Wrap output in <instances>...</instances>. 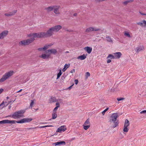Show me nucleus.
<instances>
[{
  "mask_svg": "<svg viewBox=\"0 0 146 146\" xmlns=\"http://www.w3.org/2000/svg\"><path fill=\"white\" fill-rule=\"evenodd\" d=\"M62 28L60 25H56L50 28L46 32H44L46 38L51 36L53 34L54 32H58Z\"/></svg>",
  "mask_w": 146,
  "mask_h": 146,
  "instance_id": "nucleus-1",
  "label": "nucleus"
},
{
  "mask_svg": "<svg viewBox=\"0 0 146 146\" xmlns=\"http://www.w3.org/2000/svg\"><path fill=\"white\" fill-rule=\"evenodd\" d=\"M33 119L31 118H24L20 120L15 121V120H6L7 123H15V122L19 123H25L29 122L32 121Z\"/></svg>",
  "mask_w": 146,
  "mask_h": 146,
  "instance_id": "nucleus-2",
  "label": "nucleus"
},
{
  "mask_svg": "<svg viewBox=\"0 0 146 146\" xmlns=\"http://www.w3.org/2000/svg\"><path fill=\"white\" fill-rule=\"evenodd\" d=\"M25 112L24 110H21L15 111L13 114L9 115L6 117H11L14 119L18 118L23 116V114Z\"/></svg>",
  "mask_w": 146,
  "mask_h": 146,
  "instance_id": "nucleus-3",
  "label": "nucleus"
},
{
  "mask_svg": "<svg viewBox=\"0 0 146 146\" xmlns=\"http://www.w3.org/2000/svg\"><path fill=\"white\" fill-rule=\"evenodd\" d=\"M118 117L117 113H113L111 116V118L110 120V122H113L114 123V125L113 126V128H114L117 126L119 123L118 121L117 120V119Z\"/></svg>",
  "mask_w": 146,
  "mask_h": 146,
  "instance_id": "nucleus-4",
  "label": "nucleus"
},
{
  "mask_svg": "<svg viewBox=\"0 0 146 146\" xmlns=\"http://www.w3.org/2000/svg\"><path fill=\"white\" fill-rule=\"evenodd\" d=\"M13 71L11 70L6 72L3 76L0 79V83L4 82L8 78L12 76L13 75Z\"/></svg>",
  "mask_w": 146,
  "mask_h": 146,
  "instance_id": "nucleus-5",
  "label": "nucleus"
},
{
  "mask_svg": "<svg viewBox=\"0 0 146 146\" xmlns=\"http://www.w3.org/2000/svg\"><path fill=\"white\" fill-rule=\"evenodd\" d=\"M35 38L32 37L30 38L25 40L20 41L19 44L23 46H25L29 44L35 40Z\"/></svg>",
  "mask_w": 146,
  "mask_h": 146,
  "instance_id": "nucleus-6",
  "label": "nucleus"
},
{
  "mask_svg": "<svg viewBox=\"0 0 146 146\" xmlns=\"http://www.w3.org/2000/svg\"><path fill=\"white\" fill-rule=\"evenodd\" d=\"M35 37L37 38H46L44 32H39L35 33Z\"/></svg>",
  "mask_w": 146,
  "mask_h": 146,
  "instance_id": "nucleus-7",
  "label": "nucleus"
},
{
  "mask_svg": "<svg viewBox=\"0 0 146 146\" xmlns=\"http://www.w3.org/2000/svg\"><path fill=\"white\" fill-rule=\"evenodd\" d=\"M100 30V29L98 28H96L93 27H90L87 28L86 31V32H90L92 31H97Z\"/></svg>",
  "mask_w": 146,
  "mask_h": 146,
  "instance_id": "nucleus-8",
  "label": "nucleus"
},
{
  "mask_svg": "<svg viewBox=\"0 0 146 146\" xmlns=\"http://www.w3.org/2000/svg\"><path fill=\"white\" fill-rule=\"evenodd\" d=\"M60 8V6H54V9H53V11L54 13L57 15H58L60 14V12L59 10V9Z\"/></svg>",
  "mask_w": 146,
  "mask_h": 146,
  "instance_id": "nucleus-9",
  "label": "nucleus"
},
{
  "mask_svg": "<svg viewBox=\"0 0 146 146\" xmlns=\"http://www.w3.org/2000/svg\"><path fill=\"white\" fill-rule=\"evenodd\" d=\"M8 31L5 30L2 32L0 33V39H3L4 37L7 36L8 34Z\"/></svg>",
  "mask_w": 146,
  "mask_h": 146,
  "instance_id": "nucleus-10",
  "label": "nucleus"
},
{
  "mask_svg": "<svg viewBox=\"0 0 146 146\" xmlns=\"http://www.w3.org/2000/svg\"><path fill=\"white\" fill-rule=\"evenodd\" d=\"M66 144V142L64 141H60L53 143L52 144V145L56 146L64 145Z\"/></svg>",
  "mask_w": 146,
  "mask_h": 146,
  "instance_id": "nucleus-11",
  "label": "nucleus"
},
{
  "mask_svg": "<svg viewBox=\"0 0 146 146\" xmlns=\"http://www.w3.org/2000/svg\"><path fill=\"white\" fill-rule=\"evenodd\" d=\"M66 129V128L65 127V126H61L60 127L58 128L56 132L60 133L62 131H63V132L65 131Z\"/></svg>",
  "mask_w": 146,
  "mask_h": 146,
  "instance_id": "nucleus-12",
  "label": "nucleus"
},
{
  "mask_svg": "<svg viewBox=\"0 0 146 146\" xmlns=\"http://www.w3.org/2000/svg\"><path fill=\"white\" fill-rule=\"evenodd\" d=\"M137 24L141 26H143L144 27H146V21L145 20L142 21L141 22H138L137 23Z\"/></svg>",
  "mask_w": 146,
  "mask_h": 146,
  "instance_id": "nucleus-13",
  "label": "nucleus"
},
{
  "mask_svg": "<svg viewBox=\"0 0 146 146\" xmlns=\"http://www.w3.org/2000/svg\"><path fill=\"white\" fill-rule=\"evenodd\" d=\"M84 49L88 54H90L92 50V48L89 46H86L84 47Z\"/></svg>",
  "mask_w": 146,
  "mask_h": 146,
  "instance_id": "nucleus-14",
  "label": "nucleus"
},
{
  "mask_svg": "<svg viewBox=\"0 0 146 146\" xmlns=\"http://www.w3.org/2000/svg\"><path fill=\"white\" fill-rule=\"evenodd\" d=\"M115 59L119 58L121 56L122 54L120 52H118L114 54Z\"/></svg>",
  "mask_w": 146,
  "mask_h": 146,
  "instance_id": "nucleus-15",
  "label": "nucleus"
},
{
  "mask_svg": "<svg viewBox=\"0 0 146 146\" xmlns=\"http://www.w3.org/2000/svg\"><path fill=\"white\" fill-rule=\"evenodd\" d=\"M54 6H53L46 7L45 8V9L47 12H50L53 10V9H54Z\"/></svg>",
  "mask_w": 146,
  "mask_h": 146,
  "instance_id": "nucleus-16",
  "label": "nucleus"
},
{
  "mask_svg": "<svg viewBox=\"0 0 146 146\" xmlns=\"http://www.w3.org/2000/svg\"><path fill=\"white\" fill-rule=\"evenodd\" d=\"M137 52H139L144 50V48L143 46H140L137 47Z\"/></svg>",
  "mask_w": 146,
  "mask_h": 146,
  "instance_id": "nucleus-17",
  "label": "nucleus"
},
{
  "mask_svg": "<svg viewBox=\"0 0 146 146\" xmlns=\"http://www.w3.org/2000/svg\"><path fill=\"white\" fill-rule=\"evenodd\" d=\"M47 51L48 52H50L51 54H55L57 52L56 49H48L47 50Z\"/></svg>",
  "mask_w": 146,
  "mask_h": 146,
  "instance_id": "nucleus-18",
  "label": "nucleus"
},
{
  "mask_svg": "<svg viewBox=\"0 0 146 146\" xmlns=\"http://www.w3.org/2000/svg\"><path fill=\"white\" fill-rule=\"evenodd\" d=\"M40 57L44 59H47L49 58L50 55H46L45 54H42L41 56H40Z\"/></svg>",
  "mask_w": 146,
  "mask_h": 146,
  "instance_id": "nucleus-19",
  "label": "nucleus"
},
{
  "mask_svg": "<svg viewBox=\"0 0 146 146\" xmlns=\"http://www.w3.org/2000/svg\"><path fill=\"white\" fill-rule=\"evenodd\" d=\"M86 58V56L85 54H84L82 55L79 56L78 57V58L80 59L81 60H82L85 59Z\"/></svg>",
  "mask_w": 146,
  "mask_h": 146,
  "instance_id": "nucleus-20",
  "label": "nucleus"
},
{
  "mask_svg": "<svg viewBox=\"0 0 146 146\" xmlns=\"http://www.w3.org/2000/svg\"><path fill=\"white\" fill-rule=\"evenodd\" d=\"M107 41L109 42L112 43L113 41L112 38L109 36H107L106 37Z\"/></svg>",
  "mask_w": 146,
  "mask_h": 146,
  "instance_id": "nucleus-21",
  "label": "nucleus"
},
{
  "mask_svg": "<svg viewBox=\"0 0 146 146\" xmlns=\"http://www.w3.org/2000/svg\"><path fill=\"white\" fill-rule=\"evenodd\" d=\"M70 65L66 64L64 66V68L62 69L63 72H64L70 66Z\"/></svg>",
  "mask_w": 146,
  "mask_h": 146,
  "instance_id": "nucleus-22",
  "label": "nucleus"
},
{
  "mask_svg": "<svg viewBox=\"0 0 146 146\" xmlns=\"http://www.w3.org/2000/svg\"><path fill=\"white\" fill-rule=\"evenodd\" d=\"M57 116V115L56 112L53 111L52 114V118L53 119H56Z\"/></svg>",
  "mask_w": 146,
  "mask_h": 146,
  "instance_id": "nucleus-23",
  "label": "nucleus"
},
{
  "mask_svg": "<svg viewBox=\"0 0 146 146\" xmlns=\"http://www.w3.org/2000/svg\"><path fill=\"white\" fill-rule=\"evenodd\" d=\"M129 125V121L127 119H126L125 121L124 125V126L128 127Z\"/></svg>",
  "mask_w": 146,
  "mask_h": 146,
  "instance_id": "nucleus-24",
  "label": "nucleus"
},
{
  "mask_svg": "<svg viewBox=\"0 0 146 146\" xmlns=\"http://www.w3.org/2000/svg\"><path fill=\"white\" fill-rule=\"evenodd\" d=\"M84 125H90V119L89 118L84 123Z\"/></svg>",
  "mask_w": 146,
  "mask_h": 146,
  "instance_id": "nucleus-25",
  "label": "nucleus"
},
{
  "mask_svg": "<svg viewBox=\"0 0 146 146\" xmlns=\"http://www.w3.org/2000/svg\"><path fill=\"white\" fill-rule=\"evenodd\" d=\"M133 1V0H128L125 1L123 2V4L125 5H126L129 3L132 2Z\"/></svg>",
  "mask_w": 146,
  "mask_h": 146,
  "instance_id": "nucleus-26",
  "label": "nucleus"
},
{
  "mask_svg": "<svg viewBox=\"0 0 146 146\" xmlns=\"http://www.w3.org/2000/svg\"><path fill=\"white\" fill-rule=\"evenodd\" d=\"M4 103L5 102L3 101L0 104V109H1L3 108L6 107V106H5Z\"/></svg>",
  "mask_w": 146,
  "mask_h": 146,
  "instance_id": "nucleus-27",
  "label": "nucleus"
},
{
  "mask_svg": "<svg viewBox=\"0 0 146 146\" xmlns=\"http://www.w3.org/2000/svg\"><path fill=\"white\" fill-rule=\"evenodd\" d=\"M62 72L61 70H59V72L57 74V77L56 78L57 79H58L59 78V77L62 75Z\"/></svg>",
  "mask_w": 146,
  "mask_h": 146,
  "instance_id": "nucleus-28",
  "label": "nucleus"
},
{
  "mask_svg": "<svg viewBox=\"0 0 146 146\" xmlns=\"http://www.w3.org/2000/svg\"><path fill=\"white\" fill-rule=\"evenodd\" d=\"M17 12V10H15L13 12H9V13L10 15H11V16L14 15L15 13H16Z\"/></svg>",
  "mask_w": 146,
  "mask_h": 146,
  "instance_id": "nucleus-29",
  "label": "nucleus"
},
{
  "mask_svg": "<svg viewBox=\"0 0 146 146\" xmlns=\"http://www.w3.org/2000/svg\"><path fill=\"white\" fill-rule=\"evenodd\" d=\"M50 101L51 102H56V98L54 97H51L50 99Z\"/></svg>",
  "mask_w": 146,
  "mask_h": 146,
  "instance_id": "nucleus-30",
  "label": "nucleus"
},
{
  "mask_svg": "<svg viewBox=\"0 0 146 146\" xmlns=\"http://www.w3.org/2000/svg\"><path fill=\"white\" fill-rule=\"evenodd\" d=\"M124 35L126 36H127L129 38L131 37V36L129 33L127 32H125L124 34Z\"/></svg>",
  "mask_w": 146,
  "mask_h": 146,
  "instance_id": "nucleus-31",
  "label": "nucleus"
},
{
  "mask_svg": "<svg viewBox=\"0 0 146 146\" xmlns=\"http://www.w3.org/2000/svg\"><path fill=\"white\" fill-rule=\"evenodd\" d=\"M90 127V125H83V127L84 129L85 130H87Z\"/></svg>",
  "mask_w": 146,
  "mask_h": 146,
  "instance_id": "nucleus-32",
  "label": "nucleus"
},
{
  "mask_svg": "<svg viewBox=\"0 0 146 146\" xmlns=\"http://www.w3.org/2000/svg\"><path fill=\"white\" fill-rule=\"evenodd\" d=\"M128 127H126L125 126H124L123 131L124 132H127L128 131L129 129L127 128Z\"/></svg>",
  "mask_w": 146,
  "mask_h": 146,
  "instance_id": "nucleus-33",
  "label": "nucleus"
},
{
  "mask_svg": "<svg viewBox=\"0 0 146 146\" xmlns=\"http://www.w3.org/2000/svg\"><path fill=\"white\" fill-rule=\"evenodd\" d=\"M111 58V59H115V57L114 56H113V55L111 54H110L108 55V56L107 57V58Z\"/></svg>",
  "mask_w": 146,
  "mask_h": 146,
  "instance_id": "nucleus-34",
  "label": "nucleus"
},
{
  "mask_svg": "<svg viewBox=\"0 0 146 146\" xmlns=\"http://www.w3.org/2000/svg\"><path fill=\"white\" fill-rule=\"evenodd\" d=\"M35 33H30L27 35V36L28 37H31L32 36H34V38L35 37V35L34 34Z\"/></svg>",
  "mask_w": 146,
  "mask_h": 146,
  "instance_id": "nucleus-35",
  "label": "nucleus"
},
{
  "mask_svg": "<svg viewBox=\"0 0 146 146\" xmlns=\"http://www.w3.org/2000/svg\"><path fill=\"white\" fill-rule=\"evenodd\" d=\"M53 126L52 125H46V126H39L38 127L40 128H45L46 127H52Z\"/></svg>",
  "mask_w": 146,
  "mask_h": 146,
  "instance_id": "nucleus-36",
  "label": "nucleus"
},
{
  "mask_svg": "<svg viewBox=\"0 0 146 146\" xmlns=\"http://www.w3.org/2000/svg\"><path fill=\"white\" fill-rule=\"evenodd\" d=\"M90 76V74L89 72H87L86 73L85 76L86 78V79H87L88 77Z\"/></svg>",
  "mask_w": 146,
  "mask_h": 146,
  "instance_id": "nucleus-37",
  "label": "nucleus"
},
{
  "mask_svg": "<svg viewBox=\"0 0 146 146\" xmlns=\"http://www.w3.org/2000/svg\"><path fill=\"white\" fill-rule=\"evenodd\" d=\"M7 123L6 120H3L0 121V124H5Z\"/></svg>",
  "mask_w": 146,
  "mask_h": 146,
  "instance_id": "nucleus-38",
  "label": "nucleus"
},
{
  "mask_svg": "<svg viewBox=\"0 0 146 146\" xmlns=\"http://www.w3.org/2000/svg\"><path fill=\"white\" fill-rule=\"evenodd\" d=\"M109 109V108H108L106 109L105 110H104L102 112V113L103 115H104L105 114V113Z\"/></svg>",
  "mask_w": 146,
  "mask_h": 146,
  "instance_id": "nucleus-39",
  "label": "nucleus"
},
{
  "mask_svg": "<svg viewBox=\"0 0 146 146\" xmlns=\"http://www.w3.org/2000/svg\"><path fill=\"white\" fill-rule=\"evenodd\" d=\"M48 46L49 45L44 46L42 48L43 50H45L48 48Z\"/></svg>",
  "mask_w": 146,
  "mask_h": 146,
  "instance_id": "nucleus-40",
  "label": "nucleus"
},
{
  "mask_svg": "<svg viewBox=\"0 0 146 146\" xmlns=\"http://www.w3.org/2000/svg\"><path fill=\"white\" fill-rule=\"evenodd\" d=\"M31 101L30 106L31 107H32L33 106V105L34 104V100H31Z\"/></svg>",
  "mask_w": 146,
  "mask_h": 146,
  "instance_id": "nucleus-41",
  "label": "nucleus"
},
{
  "mask_svg": "<svg viewBox=\"0 0 146 146\" xmlns=\"http://www.w3.org/2000/svg\"><path fill=\"white\" fill-rule=\"evenodd\" d=\"M124 99V98H117V100H118V101H119L121 100H123Z\"/></svg>",
  "mask_w": 146,
  "mask_h": 146,
  "instance_id": "nucleus-42",
  "label": "nucleus"
},
{
  "mask_svg": "<svg viewBox=\"0 0 146 146\" xmlns=\"http://www.w3.org/2000/svg\"><path fill=\"white\" fill-rule=\"evenodd\" d=\"M36 127H30V128H27V130H29L31 129H36Z\"/></svg>",
  "mask_w": 146,
  "mask_h": 146,
  "instance_id": "nucleus-43",
  "label": "nucleus"
},
{
  "mask_svg": "<svg viewBox=\"0 0 146 146\" xmlns=\"http://www.w3.org/2000/svg\"><path fill=\"white\" fill-rule=\"evenodd\" d=\"M58 107V106H56L53 110V111L56 112V111L57 110Z\"/></svg>",
  "mask_w": 146,
  "mask_h": 146,
  "instance_id": "nucleus-44",
  "label": "nucleus"
},
{
  "mask_svg": "<svg viewBox=\"0 0 146 146\" xmlns=\"http://www.w3.org/2000/svg\"><path fill=\"white\" fill-rule=\"evenodd\" d=\"M5 16L7 17H9L11 16V15H10L9 13H5L4 14Z\"/></svg>",
  "mask_w": 146,
  "mask_h": 146,
  "instance_id": "nucleus-45",
  "label": "nucleus"
},
{
  "mask_svg": "<svg viewBox=\"0 0 146 146\" xmlns=\"http://www.w3.org/2000/svg\"><path fill=\"white\" fill-rule=\"evenodd\" d=\"M141 114L142 113H146V110H144L140 112Z\"/></svg>",
  "mask_w": 146,
  "mask_h": 146,
  "instance_id": "nucleus-46",
  "label": "nucleus"
},
{
  "mask_svg": "<svg viewBox=\"0 0 146 146\" xmlns=\"http://www.w3.org/2000/svg\"><path fill=\"white\" fill-rule=\"evenodd\" d=\"M74 81H75V84L76 85L77 84L78 82V80L77 79L75 80Z\"/></svg>",
  "mask_w": 146,
  "mask_h": 146,
  "instance_id": "nucleus-47",
  "label": "nucleus"
},
{
  "mask_svg": "<svg viewBox=\"0 0 146 146\" xmlns=\"http://www.w3.org/2000/svg\"><path fill=\"white\" fill-rule=\"evenodd\" d=\"M66 76H62V77L61 78V80L64 81V79L66 77Z\"/></svg>",
  "mask_w": 146,
  "mask_h": 146,
  "instance_id": "nucleus-48",
  "label": "nucleus"
},
{
  "mask_svg": "<svg viewBox=\"0 0 146 146\" xmlns=\"http://www.w3.org/2000/svg\"><path fill=\"white\" fill-rule=\"evenodd\" d=\"M75 71V70L74 69H73L72 70L70 71V73H72L73 72H74Z\"/></svg>",
  "mask_w": 146,
  "mask_h": 146,
  "instance_id": "nucleus-49",
  "label": "nucleus"
},
{
  "mask_svg": "<svg viewBox=\"0 0 146 146\" xmlns=\"http://www.w3.org/2000/svg\"><path fill=\"white\" fill-rule=\"evenodd\" d=\"M111 62V60L110 59H108L107 61V63H110Z\"/></svg>",
  "mask_w": 146,
  "mask_h": 146,
  "instance_id": "nucleus-50",
  "label": "nucleus"
},
{
  "mask_svg": "<svg viewBox=\"0 0 146 146\" xmlns=\"http://www.w3.org/2000/svg\"><path fill=\"white\" fill-rule=\"evenodd\" d=\"M38 50L39 51H41L43 50L42 48H40L38 49Z\"/></svg>",
  "mask_w": 146,
  "mask_h": 146,
  "instance_id": "nucleus-51",
  "label": "nucleus"
},
{
  "mask_svg": "<svg viewBox=\"0 0 146 146\" xmlns=\"http://www.w3.org/2000/svg\"><path fill=\"white\" fill-rule=\"evenodd\" d=\"M56 106H58V107H60V104L58 102H57L56 104Z\"/></svg>",
  "mask_w": 146,
  "mask_h": 146,
  "instance_id": "nucleus-52",
  "label": "nucleus"
},
{
  "mask_svg": "<svg viewBox=\"0 0 146 146\" xmlns=\"http://www.w3.org/2000/svg\"><path fill=\"white\" fill-rule=\"evenodd\" d=\"M3 89L1 88L0 89V94L3 92Z\"/></svg>",
  "mask_w": 146,
  "mask_h": 146,
  "instance_id": "nucleus-53",
  "label": "nucleus"
},
{
  "mask_svg": "<svg viewBox=\"0 0 146 146\" xmlns=\"http://www.w3.org/2000/svg\"><path fill=\"white\" fill-rule=\"evenodd\" d=\"M140 13L141 15H146V14H145L144 13H142L141 12H140Z\"/></svg>",
  "mask_w": 146,
  "mask_h": 146,
  "instance_id": "nucleus-54",
  "label": "nucleus"
},
{
  "mask_svg": "<svg viewBox=\"0 0 146 146\" xmlns=\"http://www.w3.org/2000/svg\"><path fill=\"white\" fill-rule=\"evenodd\" d=\"M66 31H68V32H73V31L72 30H66Z\"/></svg>",
  "mask_w": 146,
  "mask_h": 146,
  "instance_id": "nucleus-55",
  "label": "nucleus"
},
{
  "mask_svg": "<svg viewBox=\"0 0 146 146\" xmlns=\"http://www.w3.org/2000/svg\"><path fill=\"white\" fill-rule=\"evenodd\" d=\"M74 85V84H73L71 86H70L68 88V89H70L72 87V86Z\"/></svg>",
  "mask_w": 146,
  "mask_h": 146,
  "instance_id": "nucleus-56",
  "label": "nucleus"
},
{
  "mask_svg": "<svg viewBox=\"0 0 146 146\" xmlns=\"http://www.w3.org/2000/svg\"><path fill=\"white\" fill-rule=\"evenodd\" d=\"M77 15V13H75L74 14L73 16H76Z\"/></svg>",
  "mask_w": 146,
  "mask_h": 146,
  "instance_id": "nucleus-57",
  "label": "nucleus"
},
{
  "mask_svg": "<svg viewBox=\"0 0 146 146\" xmlns=\"http://www.w3.org/2000/svg\"><path fill=\"white\" fill-rule=\"evenodd\" d=\"M22 90V89H21L19 91H17V92L19 93V92H21Z\"/></svg>",
  "mask_w": 146,
  "mask_h": 146,
  "instance_id": "nucleus-58",
  "label": "nucleus"
},
{
  "mask_svg": "<svg viewBox=\"0 0 146 146\" xmlns=\"http://www.w3.org/2000/svg\"><path fill=\"white\" fill-rule=\"evenodd\" d=\"M11 103V102H10V101H9L8 102V104L7 105H6L5 106H7L8 104H9Z\"/></svg>",
  "mask_w": 146,
  "mask_h": 146,
  "instance_id": "nucleus-59",
  "label": "nucleus"
},
{
  "mask_svg": "<svg viewBox=\"0 0 146 146\" xmlns=\"http://www.w3.org/2000/svg\"><path fill=\"white\" fill-rule=\"evenodd\" d=\"M11 105H10L8 107V108L9 109H11Z\"/></svg>",
  "mask_w": 146,
  "mask_h": 146,
  "instance_id": "nucleus-60",
  "label": "nucleus"
},
{
  "mask_svg": "<svg viewBox=\"0 0 146 146\" xmlns=\"http://www.w3.org/2000/svg\"><path fill=\"white\" fill-rule=\"evenodd\" d=\"M15 100H11L10 101V102H14L15 101Z\"/></svg>",
  "mask_w": 146,
  "mask_h": 146,
  "instance_id": "nucleus-61",
  "label": "nucleus"
},
{
  "mask_svg": "<svg viewBox=\"0 0 146 146\" xmlns=\"http://www.w3.org/2000/svg\"><path fill=\"white\" fill-rule=\"evenodd\" d=\"M75 137L72 138V139H71V140L72 141V140H74L75 139Z\"/></svg>",
  "mask_w": 146,
  "mask_h": 146,
  "instance_id": "nucleus-62",
  "label": "nucleus"
},
{
  "mask_svg": "<svg viewBox=\"0 0 146 146\" xmlns=\"http://www.w3.org/2000/svg\"><path fill=\"white\" fill-rule=\"evenodd\" d=\"M7 99H9V97L8 96H7L6 98Z\"/></svg>",
  "mask_w": 146,
  "mask_h": 146,
  "instance_id": "nucleus-63",
  "label": "nucleus"
},
{
  "mask_svg": "<svg viewBox=\"0 0 146 146\" xmlns=\"http://www.w3.org/2000/svg\"><path fill=\"white\" fill-rule=\"evenodd\" d=\"M38 108H37L36 109V110H38Z\"/></svg>",
  "mask_w": 146,
  "mask_h": 146,
  "instance_id": "nucleus-64",
  "label": "nucleus"
}]
</instances>
